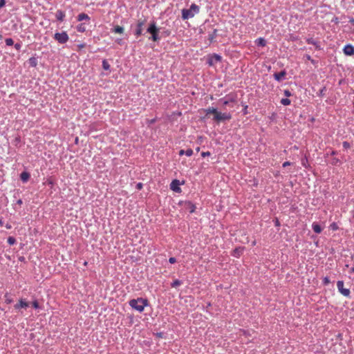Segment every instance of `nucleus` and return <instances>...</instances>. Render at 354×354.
<instances>
[{
	"instance_id": "nucleus-44",
	"label": "nucleus",
	"mask_w": 354,
	"mask_h": 354,
	"mask_svg": "<svg viewBox=\"0 0 354 354\" xmlns=\"http://www.w3.org/2000/svg\"><path fill=\"white\" fill-rule=\"evenodd\" d=\"M143 187V184L142 183H138L136 184V188L138 190L142 189Z\"/></svg>"
},
{
	"instance_id": "nucleus-9",
	"label": "nucleus",
	"mask_w": 354,
	"mask_h": 354,
	"mask_svg": "<svg viewBox=\"0 0 354 354\" xmlns=\"http://www.w3.org/2000/svg\"><path fill=\"white\" fill-rule=\"evenodd\" d=\"M337 286L338 288V290L341 294H342L345 297H349L351 292L349 289L344 288V281H338L337 282Z\"/></svg>"
},
{
	"instance_id": "nucleus-23",
	"label": "nucleus",
	"mask_w": 354,
	"mask_h": 354,
	"mask_svg": "<svg viewBox=\"0 0 354 354\" xmlns=\"http://www.w3.org/2000/svg\"><path fill=\"white\" fill-rule=\"evenodd\" d=\"M28 62L31 67H36L37 66V59L35 57L29 58Z\"/></svg>"
},
{
	"instance_id": "nucleus-64",
	"label": "nucleus",
	"mask_w": 354,
	"mask_h": 354,
	"mask_svg": "<svg viewBox=\"0 0 354 354\" xmlns=\"http://www.w3.org/2000/svg\"><path fill=\"white\" fill-rule=\"evenodd\" d=\"M350 22H351L353 25H354V19H353V18H352V19L350 20Z\"/></svg>"
},
{
	"instance_id": "nucleus-29",
	"label": "nucleus",
	"mask_w": 354,
	"mask_h": 354,
	"mask_svg": "<svg viewBox=\"0 0 354 354\" xmlns=\"http://www.w3.org/2000/svg\"><path fill=\"white\" fill-rule=\"evenodd\" d=\"M281 103L284 106H288L290 104L291 101L288 97L282 98L281 100Z\"/></svg>"
},
{
	"instance_id": "nucleus-42",
	"label": "nucleus",
	"mask_w": 354,
	"mask_h": 354,
	"mask_svg": "<svg viewBox=\"0 0 354 354\" xmlns=\"http://www.w3.org/2000/svg\"><path fill=\"white\" fill-rule=\"evenodd\" d=\"M5 297L6 298V302L7 304H11L13 301V299L12 298L8 297V295L7 294L5 295Z\"/></svg>"
},
{
	"instance_id": "nucleus-1",
	"label": "nucleus",
	"mask_w": 354,
	"mask_h": 354,
	"mask_svg": "<svg viewBox=\"0 0 354 354\" xmlns=\"http://www.w3.org/2000/svg\"><path fill=\"white\" fill-rule=\"evenodd\" d=\"M129 304L133 309L142 313L144 311L145 307L149 305V302L147 299L138 297L129 300Z\"/></svg>"
},
{
	"instance_id": "nucleus-33",
	"label": "nucleus",
	"mask_w": 354,
	"mask_h": 354,
	"mask_svg": "<svg viewBox=\"0 0 354 354\" xmlns=\"http://www.w3.org/2000/svg\"><path fill=\"white\" fill-rule=\"evenodd\" d=\"M31 304H32V306L35 309L40 308V306H39L37 300H34L33 301H32Z\"/></svg>"
},
{
	"instance_id": "nucleus-30",
	"label": "nucleus",
	"mask_w": 354,
	"mask_h": 354,
	"mask_svg": "<svg viewBox=\"0 0 354 354\" xmlns=\"http://www.w3.org/2000/svg\"><path fill=\"white\" fill-rule=\"evenodd\" d=\"M7 242L10 245H12L16 243V239L13 236H9L8 238Z\"/></svg>"
},
{
	"instance_id": "nucleus-35",
	"label": "nucleus",
	"mask_w": 354,
	"mask_h": 354,
	"mask_svg": "<svg viewBox=\"0 0 354 354\" xmlns=\"http://www.w3.org/2000/svg\"><path fill=\"white\" fill-rule=\"evenodd\" d=\"M330 228L331 230H334V231H335V230H338V228H339V227H338L337 224L336 223L333 222V223H332L330 225Z\"/></svg>"
},
{
	"instance_id": "nucleus-18",
	"label": "nucleus",
	"mask_w": 354,
	"mask_h": 354,
	"mask_svg": "<svg viewBox=\"0 0 354 354\" xmlns=\"http://www.w3.org/2000/svg\"><path fill=\"white\" fill-rule=\"evenodd\" d=\"M312 228H313V231L317 234H320L323 230L322 226L317 222H314L312 224Z\"/></svg>"
},
{
	"instance_id": "nucleus-17",
	"label": "nucleus",
	"mask_w": 354,
	"mask_h": 354,
	"mask_svg": "<svg viewBox=\"0 0 354 354\" xmlns=\"http://www.w3.org/2000/svg\"><path fill=\"white\" fill-rule=\"evenodd\" d=\"M65 12L61 10H57L55 17L57 21H63L65 17Z\"/></svg>"
},
{
	"instance_id": "nucleus-61",
	"label": "nucleus",
	"mask_w": 354,
	"mask_h": 354,
	"mask_svg": "<svg viewBox=\"0 0 354 354\" xmlns=\"http://www.w3.org/2000/svg\"><path fill=\"white\" fill-rule=\"evenodd\" d=\"M337 153V152L336 151H334V150H333V151H331L330 155H331V156H335V155H336Z\"/></svg>"
},
{
	"instance_id": "nucleus-50",
	"label": "nucleus",
	"mask_w": 354,
	"mask_h": 354,
	"mask_svg": "<svg viewBox=\"0 0 354 354\" xmlns=\"http://www.w3.org/2000/svg\"><path fill=\"white\" fill-rule=\"evenodd\" d=\"M86 46V44L83 43V44H78L77 45V47L79 49H81V48H83Z\"/></svg>"
},
{
	"instance_id": "nucleus-3",
	"label": "nucleus",
	"mask_w": 354,
	"mask_h": 354,
	"mask_svg": "<svg viewBox=\"0 0 354 354\" xmlns=\"http://www.w3.org/2000/svg\"><path fill=\"white\" fill-rule=\"evenodd\" d=\"M232 118V115L230 113H221L217 110L214 115L213 120L218 124L221 122L229 121Z\"/></svg>"
},
{
	"instance_id": "nucleus-5",
	"label": "nucleus",
	"mask_w": 354,
	"mask_h": 354,
	"mask_svg": "<svg viewBox=\"0 0 354 354\" xmlns=\"http://www.w3.org/2000/svg\"><path fill=\"white\" fill-rule=\"evenodd\" d=\"M236 98V95L230 94L226 95L224 98H221L218 102L222 104L223 106H225L229 105L231 102H235Z\"/></svg>"
},
{
	"instance_id": "nucleus-8",
	"label": "nucleus",
	"mask_w": 354,
	"mask_h": 354,
	"mask_svg": "<svg viewBox=\"0 0 354 354\" xmlns=\"http://www.w3.org/2000/svg\"><path fill=\"white\" fill-rule=\"evenodd\" d=\"M146 23V19H138V23H137V25H136V31H135V35L137 36V37H139L142 35H143L142 32H143V26H145Z\"/></svg>"
},
{
	"instance_id": "nucleus-54",
	"label": "nucleus",
	"mask_w": 354,
	"mask_h": 354,
	"mask_svg": "<svg viewBox=\"0 0 354 354\" xmlns=\"http://www.w3.org/2000/svg\"><path fill=\"white\" fill-rule=\"evenodd\" d=\"M171 32L169 30H165L162 34H164L165 36H169L170 35Z\"/></svg>"
},
{
	"instance_id": "nucleus-15",
	"label": "nucleus",
	"mask_w": 354,
	"mask_h": 354,
	"mask_svg": "<svg viewBox=\"0 0 354 354\" xmlns=\"http://www.w3.org/2000/svg\"><path fill=\"white\" fill-rule=\"evenodd\" d=\"M185 208L190 213H193L196 210V205L189 201H185Z\"/></svg>"
},
{
	"instance_id": "nucleus-40",
	"label": "nucleus",
	"mask_w": 354,
	"mask_h": 354,
	"mask_svg": "<svg viewBox=\"0 0 354 354\" xmlns=\"http://www.w3.org/2000/svg\"><path fill=\"white\" fill-rule=\"evenodd\" d=\"M185 154L187 156H191L193 154V150L192 149H187L185 150Z\"/></svg>"
},
{
	"instance_id": "nucleus-11",
	"label": "nucleus",
	"mask_w": 354,
	"mask_h": 354,
	"mask_svg": "<svg viewBox=\"0 0 354 354\" xmlns=\"http://www.w3.org/2000/svg\"><path fill=\"white\" fill-rule=\"evenodd\" d=\"M29 306V302L25 299H21L19 302L14 306L15 310H19L20 308L26 309Z\"/></svg>"
},
{
	"instance_id": "nucleus-32",
	"label": "nucleus",
	"mask_w": 354,
	"mask_h": 354,
	"mask_svg": "<svg viewBox=\"0 0 354 354\" xmlns=\"http://www.w3.org/2000/svg\"><path fill=\"white\" fill-rule=\"evenodd\" d=\"M77 30L78 32H84L86 30L85 26L84 24H81L77 26Z\"/></svg>"
},
{
	"instance_id": "nucleus-55",
	"label": "nucleus",
	"mask_w": 354,
	"mask_h": 354,
	"mask_svg": "<svg viewBox=\"0 0 354 354\" xmlns=\"http://www.w3.org/2000/svg\"><path fill=\"white\" fill-rule=\"evenodd\" d=\"M179 206H185V201H180L178 203Z\"/></svg>"
},
{
	"instance_id": "nucleus-57",
	"label": "nucleus",
	"mask_w": 354,
	"mask_h": 354,
	"mask_svg": "<svg viewBox=\"0 0 354 354\" xmlns=\"http://www.w3.org/2000/svg\"><path fill=\"white\" fill-rule=\"evenodd\" d=\"M185 150H184V149H181V150H180V151H179V153H178L179 156H183V155H184V154H185Z\"/></svg>"
},
{
	"instance_id": "nucleus-7",
	"label": "nucleus",
	"mask_w": 354,
	"mask_h": 354,
	"mask_svg": "<svg viewBox=\"0 0 354 354\" xmlns=\"http://www.w3.org/2000/svg\"><path fill=\"white\" fill-rule=\"evenodd\" d=\"M222 59V57L218 54L214 53L209 55L207 59V64L209 66H213L216 62H220Z\"/></svg>"
},
{
	"instance_id": "nucleus-37",
	"label": "nucleus",
	"mask_w": 354,
	"mask_h": 354,
	"mask_svg": "<svg viewBox=\"0 0 354 354\" xmlns=\"http://www.w3.org/2000/svg\"><path fill=\"white\" fill-rule=\"evenodd\" d=\"M339 163H340V160L338 158H333L332 162H331V164L333 165H337Z\"/></svg>"
},
{
	"instance_id": "nucleus-38",
	"label": "nucleus",
	"mask_w": 354,
	"mask_h": 354,
	"mask_svg": "<svg viewBox=\"0 0 354 354\" xmlns=\"http://www.w3.org/2000/svg\"><path fill=\"white\" fill-rule=\"evenodd\" d=\"M330 283V281L329 279V278L328 277H325L324 279H323V284L324 286H327L328 285L329 283Z\"/></svg>"
},
{
	"instance_id": "nucleus-53",
	"label": "nucleus",
	"mask_w": 354,
	"mask_h": 354,
	"mask_svg": "<svg viewBox=\"0 0 354 354\" xmlns=\"http://www.w3.org/2000/svg\"><path fill=\"white\" fill-rule=\"evenodd\" d=\"M290 165V162H288V161H286V162H284L283 163V165H282V166H283V167H287V166H288V165Z\"/></svg>"
},
{
	"instance_id": "nucleus-34",
	"label": "nucleus",
	"mask_w": 354,
	"mask_h": 354,
	"mask_svg": "<svg viewBox=\"0 0 354 354\" xmlns=\"http://www.w3.org/2000/svg\"><path fill=\"white\" fill-rule=\"evenodd\" d=\"M5 42L7 46H12L14 44V41L12 38L6 39Z\"/></svg>"
},
{
	"instance_id": "nucleus-2",
	"label": "nucleus",
	"mask_w": 354,
	"mask_h": 354,
	"mask_svg": "<svg viewBox=\"0 0 354 354\" xmlns=\"http://www.w3.org/2000/svg\"><path fill=\"white\" fill-rule=\"evenodd\" d=\"M147 32L151 35L149 37V40L155 42H158L160 40V37L159 35L160 28L156 26V22L154 20L151 21L149 24L147 28Z\"/></svg>"
},
{
	"instance_id": "nucleus-21",
	"label": "nucleus",
	"mask_w": 354,
	"mask_h": 354,
	"mask_svg": "<svg viewBox=\"0 0 354 354\" xmlns=\"http://www.w3.org/2000/svg\"><path fill=\"white\" fill-rule=\"evenodd\" d=\"M306 41L308 44L314 45L316 49H320V46L319 45L318 42L316 41L313 37L307 38Z\"/></svg>"
},
{
	"instance_id": "nucleus-4",
	"label": "nucleus",
	"mask_w": 354,
	"mask_h": 354,
	"mask_svg": "<svg viewBox=\"0 0 354 354\" xmlns=\"http://www.w3.org/2000/svg\"><path fill=\"white\" fill-rule=\"evenodd\" d=\"M53 38L60 44H66L69 39V37L65 31H63L62 32H55L53 36Z\"/></svg>"
},
{
	"instance_id": "nucleus-58",
	"label": "nucleus",
	"mask_w": 354,
	"mask_h": 354,
	"mask_svg": "<svg viewBox=\"0 0 354 354\" xmlns=\"http://www.w3.org/2000/svg\"><path fill=\"white\" fill-rule=\"evenodd\" d=\"M6 229L10 230V229L12 228V225L10 224H9V223H7L6 225Z\"/></svg>"
},
{
	"instance_id": "nucleus-27",
	"label": "nucleus",
	"mask_w": 354,
	"mask_h": 354,
	"mask_svg": "<svg viewBox=\"0 0 354 354\" xmlns=\"http://www.w3.org/2000/svg\"><path fill=\"white\" fill-rule=\"evenodd\" d=\"M217 32V29H214L212 33L209 35V40L210 41V42H212L214 39L216 37Z\"/></svg>"
},
{
	"instance_id": "nucleus-47",
	"label": "nucleus",
	"mask_w": 354,
	"mask_h": 354,
	"mask_svg": "<svg viewBox=\"0 0 354 354\" xmlns=\"http://www.w3.org/2000/svg\"><path fill=\"white\" fill-rule=\"evenodd\" d=\"M164 334L165 333L163 332H159V333H156V336L159 338H162L164 336Z\"/></svg>"
},
{
	"instance_id": "nucleus-12",
	"label": "nucleus",
	"mask_w": 354,
	"mask_h": 354,
	"mask_svg": "<svg viewBox=\"0 0 354 354\" xmlns=\"http://www.w3.org/2000/svg\"><path fill=\"white\" fill-rule=\"evenodd\" d=\"M244 250H245V247H243V246L236 247L232 250L231 254H232V256H233L236 258H239L243 254Z\"/></svg>"
},
{
	"instance_id": "nucleus-31",
	"label": "nucleus",
	"mask_w": 354,
	"mask_h": 354,
	"mask_svg": "<svg viewBox=\"0 0 354 354\" xmlns=\"http://www.w3.org/2000/svg\"><path fill=\"white\" fill-rule=\"evenodd\" d=\"M326 91V86H323L319 91V93H317V95L319 97H324L325 95V93Z\"/></svg>"
},
{
	"instance_id": "nucleus-39",
	"label": "nucleus",
	"mask_w": 354,
	"mask_h": 354,
	"mask_svg": "<svg viewBox=\"0 0 354 354\" xmlns=\"http://www.w3.org/2000/svg\"><path fill=\"white\" fill-rule=\"evenodd\" d=\"M283 93L286 97H289L292 95V93L288 89L284 90Z\"/></svg>"
},
{
	"instance_id": "nucleus-22",
	"label": "nucleus",
	"mask_w": 354,
	"mask_h": 354,
	"mask_svg": "<svg viewBox=\"0 0 354 354\" xmlns=\"http://www.w3.org/2000/svg\"><path fill=\"white\" fill-rule=\"evenodd\" d=\"M256 44L258 46L264 47L266 46V40L263 37H259L255 41Z\"/></svg>"
},
{
	"instance_id": "nucleus-60",
	"label": "nucleus",
	"mask_w": 354,
	"mask_h": 354,
	"mask_svg": "<svg viewBox=\"0 0 354 354\" xmlns=\"http://www.w3.org/2000/svg\"><path fill=\"white\" fill-rule=\"evenodd\" d=\"M305 57L306 58L307 60H309V61L312 59L310 55H306Z\"/></svg>"
},
{
	"instance_id": "nucleus-36",
	"label": "nucleus",
	"mask_w": 354,
	"mask_h": 354,
	"mask_svg": "<svg viewBox=\"0 0 354 354\" xmlns=\"http://www.w3.org/2000/svg\"><path fill=\"white\" fill-rule=\"evenodd\" d=\"M14 145L17 146L21 142V137L19 136H17L14 140Z\"/></svg>"
},
{
	"instance_id": "nucleus-19",
	"label": "nucleus",
	"mask_w": 354,
	"mask_h": 354,
	"mask_svg": "<svg viewBox=\"0 0 354 354\" xmlns=\"http://www.w3.org/2000/svg\"><path fill=\"white\" fill-rule=\"evenodd\" d=\"M203 111L206 113L205 116L207 117L209 114H214V115H215V113H216L217 109L213 106H210L207 109H203Z\"/></svg>"
},
{
	"instance_id": "nucleus-26",
	"label": "nucleus",
	"mask_w": 354,
	"mask_h": 354,
	"mask_svg": "<svg viewBox=\"0 0 354 354\" xmlns=\"http://www.w3.org/2000/svg\"><path fill=\"white\" fill-rule=\"evenodd\" d=\"M102 68L105 71H111L110 70V68H111L110 64H109L108 61L105 59L102 60Z\"/></svg>"
},
{
	"instance_id": "nucleus-51",
	"label": "nucleus",
	"mask_w": 354,
	"mask_h": 354,
	"mask_svg": "<svg viewBox=\"0 0 354 354\" xmlns=\"http://www.w3.org/2000/svg\"><path fill=\"white\" fill-rule=\"evenodd\" d=\"M47 183H48V185H50V187H52L53 186V185H54V183H53V181L52 180H47Z\"/></svg>"
},
{
	"instance_id": "nucleus-16",
	"label": "nucleus",
	"mask_w": 354,
	"mask_h": 354,
	"mask_svg": "<svg viewBox=\"0 0 354 354\" xmlns=\"http://www.w3.org/2000/svg\"><path fill=\"white\" fill-rule=\"evenodd\" d=\"M30 178V174L28 171H23L20 174V179L23 183H26Z\"/></svg>"
},
{
	"instance_id": "nucleus-52",
	"label": "nucleus",
	"mask_w": 354,
	"mask_h": 354,
	"mask_svg": "<svg viewBox=\"0 0 354 354\" xmlns=\"http://www.w3.org/2000/svg\"><path fill=\"white\" fill-rule=\"evenodd\" d=\"M247 109H248V106L246 105V106H245L244 109H243V115H246L248 113Z\"/></svg>"
},
{
	"instance_id": "nucleus-49",
	"label": "nucleus",
	"mask_w": 354,
	"mask_h": 354,
	"mask_svg": "<svg viewBox=\"0 0 354 354\" xmlns=\"http://www.w3.org/2000/svg\"><path fill=\"white\" fill-rule=\"evenodd\" d=\"M275 226H280V222L277 218H276L274 221Z\"/></svg>"
},
{
	"instance_id": "nucleus-48",
	"label": "nucleus",
	"mask_w": 354,
	"mask_h": 354,
	"mask_svg": "<svg viewBox=\"0 0 354 354\" xmlns=\"http://www.w3.org/2000/svg\"><path fill=\"white\" fill-rule=\"evenodd\" d=\"M6 5V0H0V8L4 7Z\"/></svg>"
},
{
	"instance_id": "nucleus-43",
	"label": "nucleus",
	"mask_w": 354,
	"mask_h": 354,
	"mask_svg": "<svg viewBox=\"0 0 354 354\" xmlns=\"http://www.w3.org/2000/svg\"><path fill=\"white\" fill-rule=\"evenodd\" d=\"M210 155H211V153L209 151H203L201 153V156L202 157L209 156Z\"/></svg>"
},
{
	"instance_id": "nucleus-14",
	"label": "nucleus",
	"mask_w": 354,
	"mask_h": 354,
	"mask_svg": "<svg viewBox=\"0 0 354 354\" xmlns=\"http://www.w3.org/2000/svg\"><path fill=\"white\" fill-rule=\"evenodd\" d=\"M182 19L183 20L188 19L189 18H192L194 16V13L192 12L189 9H183L182 11Z\"/></svg>"
},
{
	"instance_id": "nucleus-25",
	"label": "nucleus",
	"mask_w": 354,
	"mask_h": 354,
	"mask_svg": "<svg viewBox=\"0 0 354 354\" xmlns=\"http://www.w3.org/2000/svg\"><path fill=\"white\" fill-rule=\"evenodd\" d=\"M189 10L194 12V14H197L199 12V10H200V8L198 6H197L196 4L195 3H192L191 6H190V8Z\"/></svg>"
},
{
	"instance_id": "nucleus-10",
	"label": "nucleus",
	"mask_w": 354,
	"mask_h": 354,
	"mask_svg": "<svg viewBox=\"0 0 354 354\" xmlns=\"http://www.w3.org/2000/svg\"><path fill=\"white\" fill-rule=\"evenodd\" d=\"M287 72L285 69L282 70L279 73H274L273 76L276 81L280 82L286 78Z\"/></svg>"
},
{
	"instance_id": "nucleus-13",
	"label": "nucleus",
	"mask_w": 354,
	"mask_h": 354,
	"mask_svg": "<svg viewBox=\"0 0 354 354\" xmlns=\"http://www.w3.org/2000/svg\"><path fill=\"white\" fill-rule=\"evenodd\" d=\"M343 52L348 56L354 55V46L351 44H346L343 48Z\"/></svg>"
},
{
	"instance_id": "nucleus-28",
	"label": "nucleus",
	"mask_w": 354,
	"mask_h": 354,
	"mask_svg": "<svg viewBox=\"0 0 354 354\" xmlns=\"http://www.w3.org/2000/svg\"><path fill=\"white\" fill-rule=\"evenodd\" d=\"M182 284V281L179 279H176L174 280L171 284V286L172 288H176L177 286H179Z\"/></svg>"
},
{
	"instance_id": "nucleus-63",
	"label": "nucleus",
	"mask_w": 354,
	"mask_h": 354,
	"mask_svg": "<svg viewBox=\"0 0 354 354\" xmlns=\"http://www.w3.org/2000/svg\"><path fill=\"white\" fill-rule=\"evenodd\" d=\"M116 42H117L118 44H121L122 39H118L116 40Z\"/></svg>"
},
{
	"instance_id": "nucleus-62",
	"label": "nucleus",
	"mask_w": 354,
	"mask_h": 354,
	"mask_svg": "<svg viewBox=\"0 0 354 354\" xmlns=\"http://www.w3.org/2000/svg\"><path fill=\"white\" fill-rule=\"evenodd\" d=\"M78 142H79V138L78 137H76L75 139V144H78Z\"/></svg>"
},
{
	"instance_id": "nucleus-56",
	"label": "nucleus",
	"mask_w": 354,
	"mask_h": 354,
	"mask_svg": "<svg viewBox=\"0 0 354 354\" xmlns=\"http://www.w3.org/2000/svg\"><path fill=\"white\" fill-rule=\"evenodd\" d=\"M19 261H21V262H24L25 261V257L21 256V257H19Z\"/></svg>"
},
{
	"instance_id": "nucleus-6",
	"label": "nucleus",
	"mask_w": 354,
	"mask_h": 354,
	"mask_svg": "<svg viewBox=\"0 0 354 354\" xmlns=\"http://www.w3.org/2000/svg\"><path fill=\"white\" fill-rule=\"evenodd\" d=\"M185 183V181L183 180L182 182H180L178 179H174L171 181L170 184V189L176 193H180L182 192L181 188L180 187V185H183Z\"/></svg>"
},
{
	"instance_id": "nucleus-24",
	"label": "nucleus",
	"mask_w": 354,
	"mask_h": 354,
	"mask_svg": "<svg viewBox=\"0 0 354 354\" xmlns=\"http://www.w3.org/2000/svg\"><path fill=\"white\" fill-rule=\"evenodd\" d=\"M89 19H90V17H88V15L84 12L80 13L77 16V20L79 21H81L83 20H89Z\"/></svg>"
},
{
	"instance_id": "nucleus-20",
	"label": "nucleus",
	"mask_w": 354,
	"mask_h": 354,
	"mask_svg": "<svg viewBox=\"0 0 354 354\" xmlns=\"http://www.w3.org/2000/svg\"><path fill=\"white\" fill-rule=\"evenodd\" d=\"M124 28L122 26L116 25L111 29L112 32H115L117 34H122L124 32Z\"/></svg>"
},
{
	"instance_id": "nucleus-41",
	"label": "nucleus",
	"mask_w": 354,
	"mask_h": 354,
	"mask_svg": "<svg viewBox=\"0 0 354 354\" xmlns=\"http://www.w3.org/2000/svg\"><path fill=\"white\" fill-rule=\"evenodd\" d=\"M342 145L345 149H347L350 148V147H351L350 143L347 141L343 142Z\"/></svg>"
},
{
	"instance_id": "nucleus-46",
	"label": "nucleus",
	"mask_w": 354,
	"mask_h": 354,
	"mask_svg": "<svg viewBox=\"0 0 354 354\" xmlns=\"http://www.w3.org/2000/svg\"><path fill=\"white\" fill-rule=\"evenodd\" d=\"M169 262L170 263H171V264H174V263H175L176 262V258H175V257H170V258L169 259Z\"/></svg>"
},
{
	"instance_id": "nucleus-45",
	"label": "nucleus",
	"mask_w": 354,
	"mask_h": 354,
	"mask_svg": "<svg viewBox=\"0 0 354 354\" xmlns=\"http://www.w3.org/2000/svg\"><path fill=\"white\" fill-rule=\"evenodd\" d=\"M21 48V43H16L15 44V48L17 50H20Z\"/></svg>"
},
{
	"instance_id": "nucleus-59",
	"label": "nucleus",
	"mask_w": 354,
	"mask_h": 354,
	"mask_svg": "<svg viewBox=\"0 0 354 354\" xmlns=\"http://www.w3.org/2000/svg\"><path fill=\"white\" fill-rule=\"evenodd\" d=\"M23 203V201L21 199H19L17 201V204L21 205V204Z\"/></svg>"
}]
</instances>
